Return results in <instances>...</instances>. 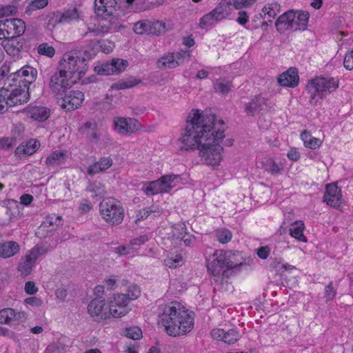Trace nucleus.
Here are the masks:
<instances>
[{
    "mask_svg": "<svg viewBox=\"0 0 353 353\" xmlns=\"http://www.w3.org/2000/svg\"><path fill=\"white\" fill-rule=\"evenodd\" d=\"M216 117L194 110L189 114L184 132L179 139L180 150H199V157L206 165L216 166L222 160L223 148L220 142L224 138L223 130H215Z\"/></svg>",
    "mask_w": 353,
    "mask_h": 353,
    "instance_id": "obj_1",
    "label": "nucleus"
},
{
    "mask_svg": "<svg viewBox=\"0 0 353 353\" xmlns=\"http://www.w3.org/2000/svg\"><path fill=\"white\" fill-rule=\"evenodd\" d=\"M158 325L170 336L176 337L190 332L194 327V319L178 303L165 305L159 314Z\"/></svg>",
    "mask_w": 353,
    "mask_h": 353,
    "instance_id": "obj_2",
    "label": "nucleus"
},
{
    "mask_svg": "<svg viewBox=\"0 0 353 353\" xmlns=\"http://www.w3.org/2000/svg\"><path fill=\"white\" fill-rule=\"evenodd\" d=\"M17 76L23 79L19 80V83L22 82L23 85H19V87L10 88H1L0 96L3 97V100L6 105L12 107L18 105H22L27 103L30 99L29 85L33 83L37 77V70L30 65H25L16 72L12 73L9 77Z\"/></svg>",
    "mask_w": 353,
    "mask_h": 353,
    "instance_id": "obj_3",
    "label": "nucleus"
},
{
    "mask_svg": "<svg viewBox=\"0 0 353 353\" xmlns=\"http://www.w3.org/2000/svg\"><path fill=\"white\" fill-rule=\"evenodd\" d=\"M94 53L88 50L83 52L72 50L64 54L59 65V70L66 77L81 79L87 70L86 62L92 58Z\"/></svg>",
    "mask_w": 353,
    "mask_h": 353,
    "instance_id": "obj_4",
    "label": "nucleus"
},
{
    "mask_svg": "<svg viewBox=\"0 0 353 353\" xmlns=\"http://www.w3.org/2000/svg\"><path fill=\"white\" fill-rule=\"evenodd\" d=\"M225 260L226 258L223 255V250H216L212 257L207 260L208 271L220 290H227L224 285H228V280H225L230 277L228 270H223V268L225 267Z\"/></svg>",
    "mask_w": 353,
    "mask_h": 353,
    "instance_id": "obj_5",
    "label": "nucleus"
},
{
    "mask_svg": "<svg viewBox=\"0 0 353 353\" xmlns=\"http://www.w3.org/2000/svg\"><path fill=\"white\" fill-rule=\"evenodd\" d=\"M99 212L102 219L110 225L121 224L125 216L121 203L113 197H107L100 203Z\"/></svg>",
    "mask_w": 353,
    "mask_h": 353,
    "instance_id": "obj_6",
    "label": "nucleus"
},
{
    "mask_svg": "<svg viewBox=\"0 0 353 353\" xmlns=\"http://www.w3.org/2000/svg\"><path fill=\"white\" fill-rule=\"evenodd\" d=\"M307 88L311 93L310 102L316 104V98L322 99L323 92H332L339 88V81L334 78L316 77L310 81Z\"/></svg>",
    "mask_w": 353,
    "mask_h": 353,
    "instance_id": "obj_7",
    "label": "nucleus"
},
{
    "mask_svg": "<svg viewBox=\"0 0 353 353\" xmlns=\"http://www.w3.org/2000/svg\"><path fill=\"white\" fill-rule=\"evenodd\" d=\"M117 6V2L115 0H95V13L101 20L108 19L109 23L112 25L118 20Z\"/></svg>",
    "mask_w": 353,
    "mask_h": 353,
    "instance_id": "obj_8",
    "label": "nucleus"
},
{
    "mask_svg": "<svg viewBox=\"0 0 353 353\" xmlns=\"http://www.w3.org/2000/svg\"><path fill=\"white\" fill-rule=\"evenodd\" d=\"M70 77H66V75L62 74L59 70L51 76L48 86L51 92L57 99L63 96L72 87L74 81H70Z\"/></svg>",
    "mask_w": 353,
    "mask_h": 353,
    "instance_id": "obj_9",
    "label": "nucleus"
},
{
    "mask_svg": "<svg viewBox=\"0 0 353 353\" xmlns=\"http://www.w3.org/2000/svg\"><path fill=\"white\" fill-rule=\"evenodd\" d=\"M57 103L66 110L72 111L79 108L84 101V94L79 90H71L57 97Z\"/></svg>",
    "mask_w": 353,
    "mask_h": 353,
    "instance_id": "obj_10",
    "label": "nucleus"
},
{
    "mask_svg": "<svg viewBox=\"0 0 353 353\" xmlns=\"http://www.w3.org/2000/svg\"><path fill=\"white\" fill-rule=\"evenodd\" d=\"M43 248L35 247L32 249L28 254L22 257L18 264L17 270L22 277H26L32 272L39 256L43 254Z\"/></svg>",
    "mask_w": 353,
    "mask_h": 353,
    "instance_id": "obj_11",
    "label": "nucleus"
},
{
    "mask_svg": "<svg viewBox=\"0 0 353 353\" xmlns=\"http://www.w3.org/2000/svg\"><path fill=\"white\" fill-rule=\"evenodd\" d=\"M0 34L3 37H21L26 30V25L23 20L13 18L1 21Z\"/></svg>",
    "mask_w": 353,
    "mask_h": 353,
    "instance_id": "obj_12",
    "label": "nucleus"
},
{
    "mask_svg": "<svg viewBox=\"0 0 353 353\" xmlns=\"http://www.w3.org/2000/svg\"><path fill=\"white\" fill-rule=\"evenodd\" d=\"M128 65V61L116 58L95 66L94 70L99 75H110L124 71Z\"/></svg>",
    "mask_w": 353,
    "mask_h": 353,
    "instance_id": "obj_13",
    "label": "nucleus"
},
{
    "mask_svg": "<svg viewBox=\"0 0 353 353\" xmlns=\"http://www.w3.org/2000/svg\"><path fill=\"white\" fill-rule=\"evenodd\" d=\"M115 131L121 135L129 136L140 129V123L133 118L116 117L113 121Z\"/></svg>",
    "mask_w": 353,
    "mask_h": 353,
    "instance_id": "obj_14",
    "label": "nucleus"
},
{
    "mask_svg": "<svg viewBox=\"0 0 353 353\" xmlns=\"http://www.w3.org/2000/svg\"><path fill=\"white\" fill-rule=\"evenodd\" d=\"M26 43L25 39L21 37L11 36L3 37L1 45L8 54L14 58L19 59L24 49Z\"/></svg>",
    "mask_w": 353,
    "mask_h": 353,
    "instance_id": "obj_15",
    "label": "nucleus"
},
{
    "mask_svg": "<svg viewBox=\"0 0 353 353\" xmlns=\"http://www.w3.org/2000/svg\"><path fill=\"white\" fill-rule=\"evenodd\" d=\"M63 224L62 217L55 214L46 216L44 221L38 228L36 235L39 238H45L56 230L57 228Z\"/></svg>",
    "mask_w": 353,
    "mask_h": 353,
    "instance_id": "obj_16",
    "label": "nucleus"
},
{
    "mask_svg": "<svg viewBox=\"0 0 353 353\" xmlns=\"http://www.w3.org/2000/svg\"><path fill=\"white\" fill-rule=\"evenodd\" d=\"M105 299L102 297L94 299L88 305V311L95 321L109 318L108 312L104 311Z\"/></svg>",
    "mask_w": 353,
    "mask_h": 353,
    "instance_id": "obj_17",
    "label": "nucleus"
},
{
    "mask_svg": "<svg viewBox=\"0 0 353 353\" xmlns=\"http://www.w3.org/2000/svg\"><path fill=\"white\" fill-rule=\"evenodd\" d=\"M268 99L261 96H255L250 101L245 103V112L248 116L253 117L256 113L268 111Z\"/></svg>",
    "mask_w": 353,
    "mask_h": 353,
    "instance_id": "obj_18",
    "label": "nucleus"
},
{
    "mask_svg": "<svg viewBox=\"0 0 353 353\" xmlns=\"http://www.w3.org/2000/svg\"><path fill=\"white\" fill-rule=\"evenodd\" d=\"M79 132L91 143H98L101 137L97 123L94 121H86L79 128Z\"/></svg>",
    "mask_w": 353,
    "mask_h": 353,
    "instance_id": "obj_19",
    "label": "nucleus"
},
{
    "mask_svg": "<svg viewBox=\"0 0 353 353\" xmlns=\"http://www.w3.org/2000/svg\"><path fill=\"white\" fill-rule=\"evenodd\" d=\"M211 335L214 339L221 341L229 345L235 343L240 338L239 333L234 329L225 331L223 329L215 328L212 330Z\"/></svg>",
    "mask_w": 353,
    "mask_h": 353,
    "instance_id": "obj_20",
    "label": "nucleus"
},
{
    "mask_svg": "<svg viewBox=\"0 0 353 353\" xmlns=\"http://www.w3.org/2000/svg\"><path fill=\"white\" fill-rule=\"evenodd\" d=\"M341 199V190L334 183L327 184L323 196V201L327 205L336 208L340 205Z\"/></svg>",
    "mask_w": 353,
    "mask_h": 353,
    "instance_id": "obj_21",
    "label": "nucleus"
},
{
    "mask_svg": "<svg viewBox=\"0 0 353 353\" xmlns=\"http://www.w3.org/2000/svg\"><path fill=\"white\" fill-rule=\"evenodd\" d=\"M232 0H221L218 6L210 12L215 21L225 19L232 12Z\"/></svg>",
    "mask_w": 353,
    "mask_h": 353,
    "instance_id": "obj_22",
    "label": "nucleus"
},
{
    "mask_svg": "<svg viewBox=\"0 0 353 353\" xmlns=\"http://www.w3.org/2000/svg\"><path fill=\"white\" fill-rule=\"evenodd\" d=\"M299 75L295 68H290L279 75L278 82L281 86L294 88L298 85Z\"/></svg>",
    "mask_w": 353,
    "mask_h": 353,
    "instance_id": "obj_23",
    "label": "nucleus"
},
{
    "mask_svg": "<svg viewBox=\"0 0 353 353\" xmlns=\"http://www.w3.org/2000/svg\"><path fill=\"white\" fill-rule=\"evenodd\" d=\"M40 145L39 141L36 139H30L26 143H21L15 150V155L20 158L34 154Z\"/></svg>",
    "mask_w": 353,
    "mask_h": 353,
    "instance_id": "obj_24",
    "label": "nucleus"
},
{
    "mask_svg": "<svg viewBox=\"0 0 353 353\" xmlns=\"http://www.w3.org/2000/svg\"><path fill=\"white\" fill-rule=\"evenodd\" d=\"M292 17H294V11L292 10H290L279 16L275 22V27L277 31L282 33L286 30H291L293 27L292 25Z\"/></svg>",
    "mask_w": 353,
    "mask_h": 353,
    "instance_id": "obj_25",
    "label": "nucleus"
},
{
    "mask_svg": "<svg viewBox=\"0 0 353 353\" xmlns=\"http://www.w3.org/2000/svg\"><path fill=\"white\" fill-rule=\"evenodd\" d=\"M310 14L306 11L298 10L294 12V17L292 20L291 28L292 31L305 30L307 28Z\"/></svg>",
    "mask_w": 353,
    "mask_h": 353,
    "instance_id": "obj_26",
    "label": "nucleus"
},
{
    "mask_svg": "<svg viewBox=\"0 0 353 353\" xmlns=\"http://www.w3.org/2000/svg\"><path fill=\"white\" fill-rule=\"evenodd\" d=\"M19 245L13 241H6L0 244V257L8 259L19 252Z\"/></svg>",
    "mask_w": 353,
    "mask_h": 353,
    "instance_id": "obj_27",
    "label": "nucleus"
},
{
    "mask_svg": "<svg viewBox=\"0 0 353 353\" xmlns=\"http://www.w3.org/2000/svg\"><path fill=\"white\" fill-rule=\"evenodd\" d=\"M223 255L225 256V268L226 270H228V274L230 275V270L233 269H238L243 265L242 261H239L237 259L240 256L239 252H233L231 250L223 251Z\"/></svg>",
    "mask_w": 353,
    "mask_h": 353,
    "instance_id": "obj_28",
    "label": "nucleus"
},
{
    "mask_svg": "<svg viewBox=\"0 0 353 353\" xmlns=\"http://www.w3.org/2000/svg\"><path fill=\"white\" fill-rule=\"evenodd\" d=\"M172 29L171 23L163 21H150L149 34L161 35Z\"/></svg>",
    "mask_w": 353,
    "mask_h": 353,
    "instance_id": "obj_29",
    "label": "nucleus"
},
{
    "mask_svg": "<svg viewBox=\"0 0 353 353\" xmlns=\"http://www.w3.org/2000/svg\"><path fill=\"white\" fill-rule=\"evenodd\" d=\"M50 111L43 106H34L29 110L30 117L38 121H44L50 117Z\"/></svg>",
    "mask_w": 353,
    "mask_h": 353,
    "instance_id": "obj_30",
    "label": "nucleus"
},
{
    "mask_svg": "<svg viewBox=\"0 0 353 353\" xmlns=\"http://www.w3.org/2000/svg\"><path fill=\"white\" fill-rule=\"evenodd\" d=\"M86 191L92 193L93 197L99 198H102L107 193L105 185L97 181L90 183L86 188Z\"/></svg>",
    "mask_w": 353,
    "mask_h": 353,
    "instance_id": "obj_31",
    "label": "nucleus"
},
{
    "mask_svg": "<svg viewBox=\"0 0 353 353\" xmlns=\"http://www.w3.org/2000/svg\"><path fill=\"white\" fill-rule=\"evenodd\" d=\"M165 189L162 188L159 179L156 181H152L147 183L143 187V192L148 196L157 194L159 193L164 192Z\"/></svg>",
    "mask_w": 353,
    "mask_h": 353,
    "instance_id": "obj_32",
    "label": "nucleus"
},
{
    "mask_svg": "<svg viewBox=\"0 0 353 353\" xmlns=\"http://www.w3.org/2000/svg\"><path fill=\"white\" fill-rule=\"evenodd\" d=\"M301 138L303 141L304 145L306 148L310 149H316L319 148L322 144V141L319 139L312 137L311 134L307 131L304 130L301 134Z\"/></svg>",
    "mask_w": 353,
    "mask_h": 353,
    "instance_id": "obj_33",
    "label": "nucleus"
},
{
    "mask_svg": "<svg viewBox=\"0 0 353 353\" xmlns=\"http://www.w3.org/2000/svg\"><path fill=\"white\" fill-rule=\"evenodd\" d=\"M79 17L78 10L76 8H70L63 13L57 15V21L60 23H69Z\"/></svg>",
    "mask_w": 353,
    "mask_h": 353,
    "instance_id": "obj_34",
    "label": "nucleus"
},
{
    "mask_svg": "<svg viewBox=\"0 0 353 353\" xmlns=\"http://www.w3.org/2000/svg\"><path fill=\"white\" fill-rule=\"evenodd\" d=\"M181 64L178 60H176L174 54H170L161 57L157 62L159 68H175Z\"/></svg>",
    "mask_w": 353,
    "mask_h": 353,
    "instance_id": "obj_35",
    "label": "nucleus"
},
{
    "mask_svg": "<svg viewBox=\"0 0 353 353\" xmlns=\"http://www.w3.org/2000/svg\"><path fill=\"white\" fill-rule=\"evenodd\" d=\"M303 223L302 221H296L294 223L292 224L290 228V235L295 238L296 239L306 242L307 239L306 237L303 234Z\"/></svg>",
    "mask_w": 353,
    "mask_h": 353,
    "instance_id": "obj_36",
    "label": "nucleus"
},
{
    "mask_svg": "<svg viewBox=\"0 0 353 353\" xmlns=\"http://www.w3.org/2000/svg\"><path fill=\"white\" fill-rule=\"evenodd\" d=\"M1 205L6 208V214L10 220L19 213L18 203L13 199L3 200L1 201Z\"/></svg>",
    "mask_w": 353,
    "mask_h": 353,
    "instance_id": "obj_37",
    "label": "nucleus"
},
{
    "mask_svg": "<svg viewBox=\"0 0 353 353\" xmlns=\"http://www.w3.org/2000/svg\"><path fill=\"white\" fill-rule=\"evenodd\" d=\"M65 153L55 151L46 158V164L50 167L59 165L65 161Z\"/></svg>",
    "mask_w": 353,
    "mask_h": 353,
    "instance_id": "obj_38",
    "label": "nucleus"
},
{
    "mask_svg": "<svg viewBox=\"0 0 353 353\" xmlns=\"http://www.w3.org/2000/svg\"><path fill=\"white\" fill-rule=\"evenodd\" d=\"M263 168L265 171L273 175L279 174L283 170L281 163H277L272 159H268L263 162Z\"/></svg>",
    "mask_w": 353,
    "mask_h": 353,
    "instance_id": "obj_39",
    "label": "nucleus"
},
{
    "mask_svg": "<svg viewBox=\"0 0 353 353\" xmlns=\"http://www.w3.org/2000/svg\"><path fill=\"white\" fill-rule=\"evenodd\" d=\"M281 6L276 2H272L265 5L262 9L264 13V18L268 16L270 19H274L276 14L280 12Z\"/></svg>",
    "mask_w": 353,
    "mask_h": 353,
    "instance_id": "obj_40",
    "label": "nucleus"
},
{
    "mask_svg": "<svg viewBox=\"0 0 353 353\" xmlns=\"http://www.w3.org/2000/svg\"><path fill=\"white\" fill-rule=\"evenodd\" d=\"M141 81L140 79H137L135 78H130L124 81H119L118 83H114L112 85L111 88L114 90H124L132 88L136 85L140 83Z\"/></svg>",
    "mask_w": 353,
    "mask_h": 353,
    "instance_id": "obj_41",
    "label": "nucleus"
},
{
    "mask_svg": "<svg viewBox=\"0 0 353 353\" xmlns=\"http://www.w3.org/2000/svg\"><path fill=\"white\" fill-rule=\"evenodd\" d=\"M130 311L129 307L115 305H109V316L112 315L114 318H119L125 316Z\"/></svg>",
    "mask_w": 353,
    "mask_h": 353,
    "instance_id": "obj_42",
    "label": "nucleus"
},
{
    "mask_svg": "<svg viewBox=\"0 0 353 353\" xmlns=\"http://www.w3.org/2000/svg\"><path fill=\"white\" fill-rule=\"evenodd\" d=\"M178 178H179V176L176 174H168L162 176L159 179V181L162 184V188L165 189V190L163 192H168L171 189H172L174 187L172 183L174 181L175 179Z\"/></svg>",
    "mask_w": 353,
    "mask_h": 353,
    "instance_id": "obj_43",
    "label": "nucleus"
},
{
    "mask_svg": "<svg viewBox=\"0 0 353 353\" xmlns=\"http://www.w3.org/2000/svg\"><path fill=\"white\" fill-rule=\"evenodd\" d=\"M232 88V83L225 81V80H216L214 83V89L215 92L222 94H228Z\"/></svg>",
    "mask_w": 353,
    "mask_h": 353,
    "instance_id": "obj_44",
    "label": "nucleus"
},
{
    "mask_svg": "<svg viewBox=\"0 0 353 353\" xmlns=\"http://www.w3.org/2000/svg\"><path fill=\"white\" fill-rule=\"evenodd\" d=\"M150 21L142 20L134 23L133 27L134 32L137 34H149Z\"/></svg>",
    "mask_w": 353,
    "mask_h": 353,
    "instance_id": "obj_45",
    "label": "nucleus"
},
{
    "mask_svg": "<svg viewBox=\"0 0 353 353\" xmlns=\"http://www.w3.org/2000/svg\"><path fill=\"white\" fill-rule=\"evenodd\" d=\"M216 239L221 243H227L232 236V232L227 229L217 230L215 232Z\"/></svg>",
    "mask_w": 353,
    "mask_h": 353,
    "instance_id": "obj_46",
    "label": "nucleus"
},
{
    "mask_svg": "<svg viewBox=\"0 0 353 353\" xmlns=\"http://www.w3.org/2000/svg\"><path fill=\"white\" fill-rule=\"evenodd\" d=\"M48 3V0H32L26 7V12L30 14L32 11L45 8Z\"/></svg>",
    "mask_w": 353,
    "mask_h": 353,
    "instance_id": "obj_47",
    "label": "nucleus"
},
{
    "mask_svg": "<svg viewBox=\"0 0 353 353\" xmlns=\"http://www.w3.org/2000/svg\"><path fill=\"white\" fill-rule=\"evenodd\" d=\"M182 256L179 254H176L167 257L164 260V264L170 268H176L182 264Z\"/></svg>",
    "mask_w": 353,
    "mask_h": 353,
    "instance_id": "obj_48",
    "label": "nucleus"
},
{
    "mask_svg": "<svg viewBox=\"0 0 353 353\" xmlns=\"http://www.w3.org/2000/svg\"><path fill=\"white\" fill-rule=\"evenodd\" d=\"M125 335L129 339L138 340L142 336V331L137 326L126 327L125 330Z\"/></svg>",
    "mask_w": 353,
    "mask_h": 353,
    "instance_id": "obj_49",
    "label": "nucleus"
},
{
    "mask_svg": "<svg viewBox=\"0 0 353 353\" xmlns=\"http://www.w3.org/2000/svg\"><path fill=\"white\" fill-rule=\"evenodd\" d=\"M37 52L39 54L46 55L48 57H52L55 54L54 48L46 43L40 44L37 48Z\"/></svg>",
    "mask_w": 353,
    "mask_h": 353,
    "instance_id": "obj_50",
    "label": "nucleus"
},
{
    "mask_svg": "<svg viewBox=\"0 0 353 353\" xmlns=\"http://www.w3.org/2000/svg\"><path fill=\"white\" fill-rule=\"evenodd\" d=\"M128 301L126 294H118L114 295V299L110 301V305H115V306L122 305L128 307Z\"/></svg>",
    "mask_w": 353,
    "mask_h": 353,
    "instance_id": "obj_51",
    "label": "nucleus"
},
{
    "mask_svg": "<svg viewBox=\"0 0 353 353\" xmlns=\"http://www.w3.org/2000/svg\"><path fill=\"white\" fill-rule=\"evenodd\" d=\"M256 0H232V5L235 10H241L244 8L251 7Z\"/></svg>",
    "mask_w": 353,
    "mask_h": 353,
    "instance_id": "obj_52",
    "label": "nucleus"
},
{
    "mask_svg": "<svg viewBox=\"0 0 353 353\" xmlns=\"http://www.w3.org/2000/svg\"><path fill=\"white\" fill-rule=\"evenodd\" d=\"M12 308H4L0 311V323L8 324L12 321Z\"/></svg>",
    "mask_w": 353,
    "mask_h": 353,
    "instance_id": "obj_53",
    "label": "nucleus"
},
{
    "mask_svg": "<svg viewBox=\"0 0 353 353\" xmlns=\"http://www.w3.org/2000/svg\"><path fill=\"white\" fill-rule=\"evenodd\" d=\"M16 143V138L3 137L0 139V149L8 150L12 148Z\"/></svg>",
    "mask_w": 353,
    "mask_h": 353,
    "instance_id": "obj_54",
    "label": "nucleus"
},
{
    "mask_svg": "<svg viewBox=\"0 0 353 353\" xmlns=\"http://www.w3.org/2000/svg\"><path fill=\"white\" fill-rule=\"evenodd\" d=\"M125 294L128 301H130L137 299L141 294V291L137 285H133L128 288Z\"/></svg>",
    "mask_w": 353,
    "mask_h": 353,
    "instance_id": "obj_55",
    "label": "nucleus"
},
{
    "mask_svg": "<svg viewBox=\"0 0 353 353\" xmlns=\"http://www.w3.org/2000/svg\"><path fill=\"white\" fill-rule=\"evenodd\" d=\"M214 21V18L212 17L210 12L203 15L199 22V28L201 29L205 28V27L208 26H210L212 24L213 21Z\"/></svg>",
    "mask_w": 353,
    "mask_h": 353,
    "instance_id": "obj_56",
    "label": "nucleus"
},
{
    "mask_svg": "<svg viewBox=\"0 0 353 353\" xmlns=\"http://www.w3.org/2000/svg\"><path fill=\"white\" fill-rule=\"evenodd\" d=\"M97 163L101 168V171L104 172L112 166V160L110 157H102L97 162Z\"/></svg>",
    "mask_w": 353,
    "mask_h": 353,
    "instance_id": "obj_57",
    "label": "nucleus"
},
{
    "mask_svg": "<svg viewBox=\"0 0 353 353\" xmlns=\"http://www.w3.org/2000/svg\"><path fill=\"white\" fill-rule=\"evenodd\" d=\"M132 245H120L114 249V252L119 256L128 255L132 253Z\"/></svg>",
    "mask_w": 353,
    "mask_h": 353,
    "instance_id": "obj_58",
    "label": "nucleus"
},
{
    "mask_svg": "<svg viewBox=\"0 0 353 353\" xmlns=\"http://www.w3.org/2000/svg\"><path fill=\"white\" fill-rule=\"evenodd\" d=\"M153 212H156V210L152 209V207L143 208V209L139 210V212L137 214V220L140 221V220L145 219L149 216V215L151 213H153Z\"/></svg>",
    "mask_w": 353,
    "mask_h": 353,
    "instance_id": "obj_59",
    "label": "nucleus"
},
{
    "mask_svg": "<svg viewBox=\"0 0 353 353\" xmlns=\"http://www.w3.org/2000/svg\"><path fill=\"white\" fill-rule=\"evenodd\" d=\"M17 12V8L14 6H6L0 8V18L5 16L12 15Z\"/></svg>",
    "mask_w": 353,
    "mask_h": 353,
    "instance_id": "obj_60",
    "label": "nucleus"
},
{
    "mask_svg": "<svg viewBox=\"0 0 353 353\" xmlns=\"http://www.w3.org/2000/svg\"><path fill=\"white\" fill-rule=\"evenodd\" d=\"M249 16L246 11L241 10L238 13L236 22L240 25L245 26L248 21Z\"/></svg>",
    "mask_w": 353,
    "mask_h": 353,
    "instance_id": "obj_61",
    "label": "nucleus"
},
{
    "mask_svg": "<svg viewBox=\"0 0 353 353\" xmlns=\"http://www.w3.org/2000/svg\"><path fill=\"white\" fill-rule=\"evenodd\" d=\"M26 319V314L24 312L16 311L12 309V320L17 321L18 322H23Z\"/></svg>",
    "mask_w": 353,
    "mask_h": 353,
    "instance_id": "obj_62",
    "label": "nucleus"
},
{
    "mask_svg": "<svg viewBox=\"0 0 353 353\" xmlns=\"http://www.w3.org/2000/svg\"><path fill=\"white\" fill-rule=\"evenodd\" d=\"M343 65L347 70H351L353 69V54L350 52L345 54Z\"/></svg>",
    "mask_w": 353,
    "mask_h": 353,
    "instance_id": "obj_63",
    "label": "nucleus"
},
{
    "mask_svg": "<svg viewBox=\"0 0 353 353\" xmlns=\"http://www.w3.org/2000/svg\"><path fill=\"white\" fill-rule=\"evenodd\" d=\"M181 239L183 242L184 245L188 247L193 246L195 243V237L193 235H190L187 233H185Z\"/></svg>",
    "mask_w": 353,
    "mask_h": 353,
    "instance_id": "obj_64",
    "label": "nucleus"
}]
</instances>
